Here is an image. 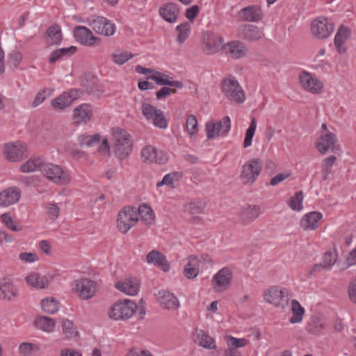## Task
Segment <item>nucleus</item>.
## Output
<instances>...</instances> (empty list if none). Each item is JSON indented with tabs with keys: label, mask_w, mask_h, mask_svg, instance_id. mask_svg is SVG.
<instances>
[{
	"label": "nucleus",
	"mask_w": 356,
	"mask_h": 356,
	"mask_svg": "<svg viewBox=\"0 0 356 356\" xmlns=\"http://www.w3.org/2000/svg\"><path fill=\"white\" fill-rule=\"evenodd\" d=\"M138 212V216H140L141 220L146 225H152L154 222V214L152 208L145 204H141L139 206L138 209H136Z\"/></svg>",
	"instance_id": "40"
},
{
	"label": "nucleus",
	"mask_w": 356,
	"mask_h": 356,
	"mask_svg": "<svg viewBox=\"0 0 356 356\" xmlns=\"http://www.w3.org/2000/svg\"><path fill=\"white\" fill-rule=\"evenodd\" d=\"M113 136L115 140L114 153L120 160H123L132 151L131 136L126 131L118 127L113 129Z\"/></svg>",
	"instance_id": "1"
},
{
	"label": "nucleus",
	"mask_w": 356,
	"mask_h": 356,
	"mask_svg": "<svg viewBox=\"0 0 356 356\" xmlns=\"http://www.w3.org/2000/svg\"><path fill=\"white\" fill-rule=\"evenodd\" d=\"M89 24L96 33L104 36H111L116 31L115 24L102 16L95 17L90 21Z\"/></svg>",
	"instance_id": "11"
},
{
	"label": "nucleus",
	"mask_w": 356,
	"mask_h": 356,
	"mask_svg": "<svg viewBox=\"0 0 356 356\" xmlns=\"http://www.w3.org/2000/svg\"><path fill=\"white\" fill-rule=\"evenodd\" d=\"M323 215L318 211H312L305 214L300 220V227L305 230H314L318 227V222Z\"/></svg>",
	"instance_id": "24"
},
{
	"label": "nucleus",
	"mask_w": 356,
	"mask_h": 356,
	"mask_svg": "<svg viewBox=\"0 0 356 356\" xmlns=\"http://www.w3.org/2000/svg\"><path fill=\"white\" fill-rule=\"evenodd\" d=\"M35 325L37 328L47 332H51L54 330L55 327L54 321L47 316H40L35 320Z\"/></svg>",
	"instance_id": "43"
},
{
	"label": "nucleus",
	"mask_w": 356,
	"mask_h": 356,
	"mask_svg": "<svg viewBox=\"0 0 356 356\" xmlns=\"http://www.w3.org/2000/svg\"><path fill=\"white\" fill-rule=\"evenodd\" d=\"M138 220L135 207H124L118 215L117 227L120 232L126 234Z\"/></svg>",
	"instance_id": "5"
},
{
	"label": "nucleus",
	"mask_w": 356,
	"mask_h": 356,
	"mask_svg": "<svg viewBox=\"0 0 356 356\" xmlns=\"http://www.w3.org/2000/svg\"><path fill=\"white\" fill-rule=\"evenodd\" d=\"M42 160L40 157L32 156L27 161L20 166V171L25 173L34 172L40 168L41 170L43 165Z\"/></svg>",
	"instance_id": "38"
},
{
	"label": "nucleus",
	"mask_w": 356,
	"mask_h": 356,
	"mask_svg": "<svg viewBox=\"0 0 356 356\" xmlns=\"http://www.w3.org/2000/svg\"><path fill=\"white\" fill-rule=\"evenodd\" d=\"M291 312L292 316L289 319L291 323L294 324L302 321L305 314V309L296 300H292L291 301Z\"/></svg>",
	"instance_id": "41"
},
{
	"label": "nucleus",
	"mask_w": 356,
	"mask_h": 356,
	"mask_svg": "<svg viewBox=\"0 0 356 356\" xmlns=\"http://www.w3.org/2000/svg\"><path fill=\"white\" fill-rule=\"evenodd\" d=\"M161 16L167 22L172 23L177 20L178 10L175 3H168L159 9Z\"/></svg>",
	"instance_id": "37"
},
{
	"label": "nucleus",
	"mask_w": 356,
	"mask_h": 356,
	"mask_svg": "<svg viewBox=\"0 0 356 356\" xmlns=\"http://www.w3.org/2000/svg\"><path fill=\"white\" fill-rule=\"evenodd\" d=\"M350 34V30L341 25L334 37V45L339 54H344L346 51V49L343 47V44L346 43V40L348 39Z\"/></svg>",
	"instance_id": "29"
},
{
	"label": "nucleus",
	"mask_w": 356,
	"mask_h": 356,
	"mask_svg": "<svg viewBox=\"0 0 356 356\" xmlns=\"http://www.w3.org/2000/svg\"><path fill=\"white\" fill-rule=\"evenodd\" d=\"M221 37L207 31L202 35V49L207 54H213L223 49Z\"/></svg>",
	"instance_id": "12"
},
{
	"label": "nucleus",
	"mask_w": 356,
	"mask_h": 356,
	"mask_svg": "<svg viewBox=\"0 0 356 356\" xmlns=\"http://www.w3.org/2000/svg\"><path fill=\"white\" fill-rule=\"evenodd\" d=\"M47 42L49 44H59L62 41L61 29L58 25L51 26L46 31Z\"/></svg>",
	"instance_id": "39"
},
{
	"label": "nucleus",
	"mask_w": 356,
	"mask_h": 356,
	"mask_svg": "<svg viewBox=\"0 0 356 356\" xmlns=\"http://www.w3.org/2000/svg\"><path fill=\"white\" fill-rule=\"evenodd\" d=\"M223 50L225 54L234 59H238L244 57L248 49L245 44L240 41H232L223 45Z\"/></svg>",
	"instance_id": "21"
},
{
	"label": "nucleus",
	"mask_w": 356,
	"mask_h": 356,
	"mask_svg": "<svg viewBox=\"0 0 356 356\" xmlns=\"http://www.w3.org/2000/svg\"><path fill=\"white\" fill-rule=\"evenodd\" d=\"M262 167L263 162L258 158L250 159L245 163L240 174V179L243 184H252L260 175Z\"/></svg>",
	"instance_id": "4"
},
{
	"label": "nucleus",
	"mask_w": 356,
	"mask_h": 356,
	"mask_svg": "<svg viewBox=\"0 0 356 356\" xmlns=\"http://www.w3.org/2000/svg\"><path fill=\"white\" fill-rule=\"evenodd\" d=\"M325 327V321L319 317L313 318L306 326L308 333L313 335H320Z\"/></svg>",
	"instance_id": "36"
},
{
	"label": "nucleus",
	"mask_w": 356,
	"mask_h": 356,
	"mask_svg": "<svg viewBox=\"0 0 356 356\" xmlns=\"http://www.w3.org/2000/svg\"><path fill=\"white\" fill-rule=\"evenodd\" d=\"M147 79L154 81L156 84L159 86H170L177 88H182L184 87V84L181 81H170L168 79V76L160 72H156L155 74L148 76Z\"/></svg>",
	"instance_id": "35"
},
{
	"label": "nucleus",
	"mask_w": 356,
	"mask_h": 356,
	"mask_svg": "<svg viewBox=\"0 0 356 356\" xmlns=\"http://www.w3.org/2000/svg\"><path fill=\"white\" fill-rule=\"evenodd\" d=\"M59 302L52 297L44 298L41 301L42 310L49 314L57 312L59 309Z\"/></svg>",
	"instance_id": "44"
},
{
	"label": "nucleus",
	"mask_w": 356,
	"mask_h": 356,
	"mask_svg": "<svg viewBox=\"0 0 356 356\" xmlns=\"http://www.w3.org/2000/svg\"><path fill=\"white\" fill-rule=\"evenodd\" d=\"M239 16L243 21L257 22L263 18V13L259 6H249L240 10Z\"/></svg>",
	"instance_id": "23"
},
{
	"label": "nucleus",
	"mask_w": 356,
	"mask_h": 356,
	"mask_svg": "<svg viewBox=\"0 0 356 356\" xmlns=\"http://www.w3.org/2000/svg\"><path fill=\"white\" fill-rule=\"evenodd\" d=\"M19 259L25 263H33L39 260V257L35 253L21 252Z\"/></svg>",
	"instance_id": "62"
},
{
	"label": "nucleus",
	"mask_w": 356,
	"mask_h": 356,
	"mask_svg": "<svg viewBox=\"0 0 356 356\" xmlns=\"http://www.w3.org/2000/svg\"><path fill=\"white\" fill-rule=\"evenodd\" d=\"M24 147L19 143H8L5 145L4 154L8 160L12 162L20 161L24 155Z\"/></svg>",
	"instance_id": "26"
},
{
	"label": "nucleus",
	"mask_w": 356,
	"mask_h": 356,
	"mask_svg": "<svg viewBox=\"0 0 356 356\" xmlns=\"http://www.w3.org/2000/svg\"><path fill=\"white\" fill-rule=\"evenodd\" d=\"M238 36L247 41H257L264 37V33L257 26L252 24L241 26L238 29Z\"/></svg>",
	"instance_id": "17"
},
{
	"label": "nucleus",
	"mask_w": 356,
	"mask_h": 356,
	"mask_svg": "<svg viewBox=\"0 0 356 356\" xmlns=\"http://www.w3.org/2000/svg\"><path fill=\"white\" fill-rule=\"evenodd\" d=\"M337 261V254L334 252H326L323 258V262L321 263L324 268L330 270L332 266Z\"/></svg>",
	"instance_id": "58"
},
{
	"label": "nucleus",
	"mask_w": 356,
	"mask_h": 356,
	"mask_svg": "<svg viewBox=\"0 0 356 356\" xmlns=\"http://www.w3.org/2000/svg\"><path fill=\"white\" fill-rule=\"evenodd\" d=\"M298 81L302 89L311 94L319 95L323 92V83L309 72L302 70L298 75Z\"/></svg>",
	"instance_id": "7"
},
{
	"label": "nucleus",
	"mask_w": 356,
	"mask_h": 356,
	"mask_svg": "<svg viewBox=\"0 0 356 356\" xmlns=\"http://www.w3.org/2000/svg\"><path fill=\"white\" fill-rule=\"evenodd\" d=\"M141 159L145 163H156L163 164L168 157L163 151L157 150L154 146L147 145L141 151Z\"/></svg>",
	"instance_id": "14"
},
{
	"label": "nucleus",
	"mask_w": 356,
	"mask_h": 356,
	"mask_svg": "<svg viewBox=\"0 0 356 356\" xmlns=\"http://www.w3.org/2000/svg\"><path fill=\"white\" fill-rule=\"evenodd\" d=\"M158 300L161 305L168 309H176L179 306L178 299L174 294L168 291L161 290L156 294Z\"/></svg>",
	"instance_id": "25"
},
{
	"label": "nucleus",
	"mask_w": 356,
	"mask_h": 356,
	"mask_svg": "<svg viewBox=\"0 0 356 356\" xmlns=\"http://www.w3.org/2000/svg\"><path fill=\"white\" fill-rule=\"evenodd\" d=\"M18 296V289L10 280L3 278L0 280V300L13 301Z\"/></svg>",
	"instance_id": "18"
},
{
	"label": "nucleus",
	"mask_w": 356,
	"mask_h": 356,
	"mask_svg": "<svg viewBox=\"0 0 356 356\" xmlns=\"http://www.w3.org/2000/svg\"><path fill=\"white\" fill-rule=\"evenodd\" d=\"M140 109L143 115L148 121H150L156 115L158 110L155 106L147 103H143Z\"/></svg>",
	"instance_id": "55"
},
{
	"label": "nucleus",
	"mask_w": 356,
	"mask_h": 356,
	"mask_svg": "<svg viewBox=\"0 0 356 356\" xmlns=\"http://www.w3.org/2000/svg\"><path fill=\"white\" fill-rule=\"evenodd\" d=\"M74 36L77 42L85 46L93 47L101 44V39L93 35L92 31L83 26L74 28Z\"/></svg>",
	"instance_id": "13"
},
{
	"label": "nucleus",
	"mask_w": 356,
	"mask_h": 356,
	"mask_svg": "<svg viewBox=\"0 0 356 356\" xmlns=\"http://www.w3.org/2000/svg\"><path fill=\"white\" fill-rule=\"evenodd\" d=\"M334 24L324 17H318L311 23V32L319 40L327 38L334 31Z\"/></svg>",
	"instance_id": "8"
},
{
	"label": "nucleus",
	"mask_w": 356,
	"mask_h": 356,
	"mask_svg": "<svg viewBox=\"0 0 356 356\" xmlns=\"http://www.w3.org/2000/svg\"><path fill=\"white\" fill-rule=\"evenodd\" d=\"M78 140L81 147H89L99 142L100 136L99 134L94 135L83 134L79 136Z\"/></svg>",
	"instance_id": "45"
},
{
	"label": "nucleus",
	"mask_w": 356,
	"mask_h": 356,
	"mask_svg": "<svg viewBox=\"0 0 356 356\" xmlns=\"http://www.w3.org/2000/svg\"><path fill=\"white\" fill-rule=\"evenodd\" d=\"M337 143V137L334 133H321L315 143V147L321 154H325L328 152H334L339 149Z\"/></svg>",
	"instance_id": "10"
},
{
	"label": "nucleus",
	"mask_w": 356,
	"mask_h": 356,
	"mask_svg": "<svg viewBox=\"0 0 356 356\" xmlns=\"http://www.w3.org/2000/svg\"><path fill=\"white\" fill-rule=\"evenodd\" d=\"M63 332L67 339H72L78 336L76 327L72 321L63 319L62 321Z\"/></svg>",
	"instance_id": "47"
},
{
	"label": "nucleus",
	"mask_w": 356,
	"mask_h": 356,
	"mask_svg": "<svg viewBox=\"0 0 356 356\" xmlns=\"http://www.w3.org/2000/svg\"><path fill=\"white\" fill-rule=\"evenodd\" d=\"M304 195L302 191L296 192L289 200L288 206L293 211H300L302 209Z\"/></svg>",
	"instance_id": "46"
},
{
	"label": "nucleus",
	"mask_w": 356,
	"mask_h": 356,
	"mask_svg": "<svg viewBox=\"0 0 356 356\" xmlns=\"http://www.w3.org/2000/svg\"><path fill=\"white\" fill-rule=\"evenodd\" d=\"M115 287L120 291L129 296H135L140 288L139 282L136 279L128 278L115 284Z\"/></svg>",
	"instance_id": "27"
},
{
	"label": "nucleus",
	"mask_w": 356,
	"mask_h": 356,
	"mask_svg": "<svg viewBox=\"0 0 356 356\" xmlns=\"http://www.w3.org/2000/svg\"><path fill=\"white\" fill-rule=\"evenodd\" d=\"M194 341L199 346L206 349L213 350L216 348L214 339L203 330H200L196 332Z\"/></svg>",
	"instance_id": "34"
},
{
	"label": "nucleus",
	"mask_w": 356,
	"mask_h": 356,
	"mask_svg": "<svg viewBox=\"0 0 356 356\" xmlns=\"http://www.w3.org/2000/svg\"><path fill=\"white\" fill-rule=\"evenodd\" d=\"M187 261L183 273L188 279H194L199 274V259L194 255H190L188 257Z\"/></svg>",
	"instance_id": "33"
},
{
	"label": "nucleus",
	"mask_w": 356,
	"mask_h": 356,
	"mask_svg": "<svg viewBox=\"0 0 356 356\" xmlns=\"http://www.w3.org/2000/svg\"><path fill=\"white\" fill-rule=\"evenodd\" d=\"M337 161V157L334 155H331L323 161L322 173L324 175L323 179L325 180L327 176L332 173V167L334 165Z\"/></svg>",
	"instance_id": "50"
},
{
	"label": "nucleus",
	"mask_w": 356,
	"mask_h": 356,
	"mask_svg": "<svg viewBox=\"0 0 356 356\" xmlns=\"http://www.w3.org/2000/svg\"><path fill=\"white\" fill-rule=\"evenodd\" d=\"M146 261L148 264H154L155 266L160 267L163 271H168L170 268V265L160 252L157 250H152L146 256Z\"/></svg>",
	"instance_id": "32"
},
{
	"label": "nucleus",
	"mask_w": 356,
	"mask_h": 356,
	"mask_svg": "<svg viewBox=\"0 0 356 356\" xmlns=\"http://www.w3.org/2000/svg\"><path fill=\"white\" fill-rule=\"evenodd\" d=\"M137 309L136 303L124 300L114 304L108 313L109 317L115 320H124L131 318Z\"/></svg>",
	"instance_id": "6"
},
{
	"label": "nucleus",
	"mask_w": 356,
	"mask_h": 356,
	"mask_svg": "<svg viewBox=\"0 0 356 356\" xmlns=\"http://www.w3.org/2000/svg\"><path fill=\"white\" fill-rule=\"evenodd\" d=\"M45 208L50 220H56L60 214V208L55 203H47Z\"/></svg>",
	"instance_id": "60"
},
{
	"label": "nucleus",
	"mask_w": 356,
	"mask_h": 356,
	"mask_svg": "<svg viewBox=\"0 0 356 356\" xmlns=\"http://www.w3.org/2000/svg\"><path fill=\"white\" fill-rule=\"evenodd\" d=\"M231 128V120L229 117L225 116L217 122L209 121L206 124L207 137L212 139L220 136H225Z\"/></svg>",
	"instance_id": "9"
},
{
	"label": "nucleus",
	"mask_w": 356,
	"mask_h": 356,
	"mask_svg": "<svg viewBox=\"0 0 356 356\" xmlns=\"http://www.w3.org/2000/svg\"><path fill=\"white\" fill-rule=\"evenodd\" d=\"M1 218L3 222L12 231L19 232L22 229V227L17 225L16 222H15L10 214L7 213H4L1 215Z\"/></svg>",
	"instance_id": "59"
},
{
	"label": "nucleus",
	"mask_w": 356,
	"mask_h": 356,
	"mask_svg": "<svg viewBox=\"0 0 356 356\" xmlns=\"http://www.w3.org/2000/svg\"><path fill=\"white\" fill-rule=\"evenodd\" d=\"M51 105L54 108L56 109L63 110L65 108L71 105V103L69 99L67 98V95H65V93L63 92L58 97L51 100Z\"/></svg>",
	"instance_id": "51"
},
{
	"label": "nucleus",
	"mask_w": 356,
	"mask_h": 356,
	"mask_svg": "<svg viewBox=\"0 0 356 356\" xmlns=\"http://www.w3.org/2000/svg\"><path fill=\"white\" fill-rule=\"evenodd\" d=\"M186 210L192 215L200 214L204 209V205L200 202H193L186 205Z\"/></svg>",
	"instance_id": "57"
},
{
	"label": "nucleus",
	"mask_w": 356,
	"mask_h": 356,
	"mask_svg": "<svg viewBox=\"0 0 356 356\" xmlns=\"http://www.w3.org/2000/svg\"><path fill=\"white\" fill-rule=\"evenodd\" d=\"M221 90L226 97L232 102L242 104L245 99L243 90L233 76L224 78L222 80Z\"/></svg>",
	"instance_id": "3"
},
{
	"label": "nucleus",
	"mask_w": 356,
	"mask_h": 356,
	"mask_svg": "<svg viewBox=\"0 0 356 356\" xmlns=\"http://www.w3.org/2000/svg\"><path fill=\"white\" fill-rule=\"evenodd\" d=\"M153 118L150 120L153 124L160 129H165L168 127V120L165 118L163 113L161 110L158 109Z\"/></svg>",
	"instance_id": "53"
},
{
	"label": "nucleus",
	"mask_w": 356,
	"mask_h": 356,
	"mask_svg": "<svg viewBox=\"0 0 356 356\" xmlns=\"http://www.w3.org/2000/svg\"><path fill=\"white\" fill-rule=\"evenodd\" d=\"M80 86L83 88L88 94L99 96L102 90L99 85L98 79L90 73H85L79 79Z\"/></svg>",
	"instance_id": "15"
},
{
	"label": "nucleus",
	"mask_w": 356,
	"mask_h": 356,
	"mask_svg": "<svg viewBox=\"0 0 356 356\" xmlns=\"http://www.w3.org/2000/svg\"><path fill=\"white\" fill-rule=\"evenodd\" d=\"M284 290H279L273 286L268 289L264 293L265 300L275 307H284V302H287V298L284 296Z\"/></svg>",
	"instance_id": "19"
},
{
	"label": "nucleus",
	"mask_w": 356,
	"mask_h": 356,
	"mask_svg": "<svg viewBox=\"0 0 356 356\" xmlns=\"http://www.w3.org/2000/svg\"><path fill=\"white\" fill-rule=\"evenodd\" d=\"M65 93V95H67V98L72 104L74 101H75L82 95L83 91L81 89L73 88Z\"/></svg>",
	"instance_id": "64"
},
{
	"label": "nucleus",
	"mask_w": 356,
	"mask_h": 356,
	"mask_svg": "<svg viewBox=\"0 0 356 356\" xmlns=\"http://www.w3.org/2000/svg\"><path fill=\"white\" fill-rule=\"evenodd\" d=\"M25 280L29 286L38 289H47L49 286L47 277L38 272L31 273L26 277Z\"/></svg>",
	"instance_id": "31"
},
{
	"label": "nucleus",
	"mask_w": 356,
	"mask_h": 356,
	"mask_svg": "<svg viewBox=\"0 0 356 356\" xmlns=\"http://www.w3.org/2000/svg\"><path fill=\"white\" fill-rule=\"evenodd\" d=\"M41 172L48 180L58 185H67L71 181L69 172L58 165L44 163Z\"/></svg>",
	"instance_id": "2"
},
{
	"label": "nucleus",
	"mask_w": 356,
	"mask_h": 356,
	"mask_svg": "<svg viewBox=\"0 0 356 356\" xmlns=\"http://www.w3.org/2000/svg\"><path fill=\"white\" fill-rule=\"evenodd\" d=\"M261 213V209L257 205H246L241 212L240 220L245 224L248 225L257 219Z\"/></svg>",
	"instance_id": "28"
},
{
	"label": "nucleus",
	"mask_w": 356,
	"mask_h": 356,
	"mask_svg": "<svg viewBox=\"0 0 356 356\" xmlns=\"http://www.w3.org/2000/svg\"><path fill=\"white\" fill-rule=\"evenodd\" d=\"M257 128V122L254 118L250 122L249 127L245 131V139L243 142V147L247 148L252 145L253 136Z\"/></svg>",
	"instance_id": "48"
},
{
	"label": "nucleus",
	"mask_w": 356,
	"mask_h": 356,
	"mask_svg": "<svg viewBox=\"0 0 356 356\" xmlns=\"http://www.w3.org/2000/svg\"><path fill=\"white\" fill-rule=\"evenodd\" d=\"M92 115V108L88 104H81L74 110V120L78 124L88 122L91 119Z\"/></svg>",
	"instance_id": "30"
},
{
	"label": "nucleus",
	"mask_w": 356,
	"mask_h": 356,
	"mask_svg": "<svg viewBox=\"0 0 356 356\" xmlns=\"http://www.w3.org/2000/svg\"><path fill=\"white\" fill-rule=\"evenodd\" d=\"M21 197V191L15 186L9 187L0 193V206L8 207L17 203Z\"/></svg>",
	"instance_id": "22"
},
{
	"label": "nucleus",
	"mask_w": 356,
	"mask_h": 356,
	"mask_svg": "<svg viewBox=\"0 0 356 356\" xmlns=\"http://www.w3.org/2000/svg\"><path fill=\"white\" fill-rule=\"evenodd\" d=\"M22 58V54L18 51H13L8 56V63L14 67H17Z\"/></svg>",
	"instance_id": "63"
},
{
	"label": "nucleus",
	"mask_w": 356,
	"mask_h": 356,
	"mask_svg": "<svg viewBox=\"0 0 356 356\" xmlns=\"http://www.w3.org/2000/svg\"><path fill=\"white\" fill-rule=\"evenodd\" d=\"M74 290L83 300L91 298L95 291V283L88 279H81L74 281Z\"/></svg>",
	"instance_id": "16"
},
{
	"label": "nucleus",
	"mask_w": 356,
	"mask_h": 356,
	"mask_svg": "<svg viewBox=\"0 0 356 356\" xmlns=\"http://www.w3.org/2000/svg\"><path fill=\"white\" fill-rule=\"evenodd\" d=\"M176 30L178 31L177 41L181 44L188 37L190 24L188 22L182 23L177 26Z\"/></svg>",
	"instance_id": "52"
},
{
	"label": "nucleus",
	"mask_w": 356,
	"mask_h": 356,
	"mask_svg": "<svg viewBox=\"0 0 356 356\" xmlns=\"http://www.w3.org/2000/svg\"><path fill=\"white\" fill-rule=\"evenodd\" d=\"M186 128L191 137L197 131V121L194 115H189L186 119Z\"/></svg>",
	"instance_id": "54"
},
{
	"label": "nucleus",
	"mask_w": 356,
	"mask_h": 356,
	"mask_svg": "<svg viewBox=\"0 0 356 356\" xmlns=\"http://www.w3.org/2000/svg\"><path fill=\"white\" fill-rule=\"evenodd\" d=\"M76 49V47L74 46L56 49L51 53L49 57V62L51 63H54L63 57L70 56L74 54Z\"/></svg>",
	"instance_id": "42"
},
{
	"label": "nucleus",
	"mask_w": 356,
	"mask_h": 356,
	"mask_svg": "<svg viewBox=\"0 0 356 356\" xmlns=\"http://www.w3.org/2000/svg\"><path fill=\"white\" fill-rule=\"evenodd\" d=\"M133 58V54H129L127 52L121 53L119 54H113V60L117 64L122 65L129 59Z\"/></svg>",
	"instance_id": "61"
},
{
	"label": "nucleus",
	"mask_w": 356,
	"mask_h": 356,
	"mask_svg": "<svg viewBox=\"0 0 356 356\" xmlns=\"http://www.w3.org/2000/svg\"><path fill=\"white\" fill-rule=\"evenodd\" d=\"M39 350V346L32 343L23 342L19 346V352L23 356H32L33 353Z\"/></svg>",
	"instance_id": "49"
},
{
	"label": "nucleus",
	"mask_w": 356,
	"mask_h": 356,
	"mask_svg": "<svg viewBox=\"0 0 356 356\" xmlns=\"http://www.w3.org/2000/svg\"><path fill=\"white\" fill-rule=\"evenodd\" d=\"M232 279V271L227 267L220 269L213 277L212 284L215 289H225L230 284Z\"/></svg>",
	"instance_id": "20"
},
{
	"label": "nucleus",
	"mask_w": 356,
	"mask_h": 356,
	"mask_svg": "<svg viewBox=\"0 0 356 356\" xmlns=\"http://www.w3.org/2000/svg\"><path fill=\"white\" fill-rule=\"evenodd\" d=\"M226 342L227 346H229L228 348L237 349L238 348L244 347L248 343L246 339H238L232 336H229L227 338Z\"/></svg>",
	"instance_id": "56"
}]
</instances>
